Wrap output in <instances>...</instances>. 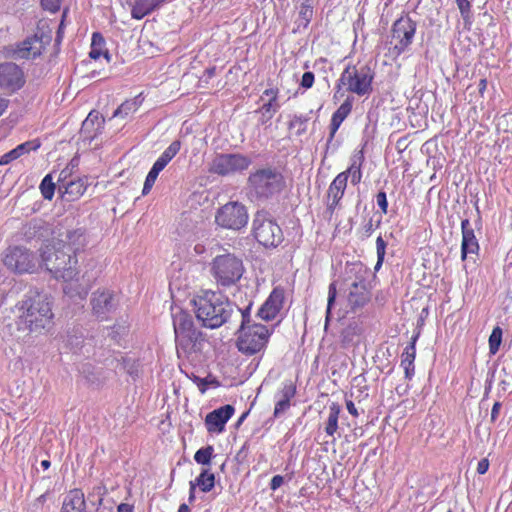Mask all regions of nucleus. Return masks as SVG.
Segmentation results:
<instances>
[{
    "instance_id": "46",
    "label": "nucleus",
    "mask_w": 512,
    "mask_h": 512,
    "mask_svg": "<svg viewBox=\"0 0 512 512\" xmlns=\"http://www.w3.org/2000/svg\"><path fill=\"white\" fill-rule=\"evenodd\" d=\"M386 242L381 236L376 239V250H377V263L375 269H379L382 265L385 256Z\"/></svg>"
},
{
    "instance_id": "30",
    "label": "nucleus",
    "mask_w": 512,
    "mask_h": 512,
    "mask_svg": "<svg viewBox=\"0 0 512 512\" xmlns=\"http://www.w3.org/2000/svg\"><path fill=\"white\" fill-rule=\"evenodd\" d=\"M352 100L347 98L340 107L333 113L330 123V134L328 138V144L333 140L337 130L339 129L342 122L351 113Z\"/></svg>"
},
{
    "instance_id": "60",
    "label": "nucleus",
    "mask_w": 512,
    "mask_h": 512,
    "mask_svg": "<svg viewBox=\"0 0 512 512\" xmlns=\"http://www.w3.org/2000/svg\"><path fill=\"white\" fill-rule=\"evenodd\" d=\"M487 88V80L485 78L480 79L478 84V91L481 95L484 94L485 90Z\"/></svg>"
},
{
    "instance_id": "49",
    "label": "nucleus",
    "mask_w": 512,
    "mask_h": 512,
    "mask_svg": "<svg viewBox=\"0 0 512 512\" xmlns=\"http://www.w3.org/2000/svg\"><path fill=\"white\" fill-rule=\"evenodd\" d=\"M44 10L56 13L60 9L61 0H40Z\"/></svg>"
},
{
    "instance_id": "7",
    "label": "nucleus",
    "mask_w": 512,
    "mask_h": 512,
    "mask_svg": "<svg viewBox=\"0 0 512 512\" xmlns=\"http://www.w3.org/2000/svg\"><path fill=\"white\" fill-rule=\"evenodd\" d=\"M252 231L255 239L264 247H277L283 241L280 226L264 211L254 215Z\"/></svg>"
},
{
    "instance_id": "14",
    "label": "nucleus",
    "mask_w": 512,
    "mask_h": 512,
    "mask_svg": "<svg viewBox=\"0 0 512 512\" xmlns=\"http://www.w3.org/2000/svg\"><path fill=\"white\" fill-rule=\"evenodd\" d=\"M92 313L100 320L108 318V315L114 312L118 306L116 294L106 288H99L94 291L90 298Z\"/></svg>"
},
{
    "instance_id": "5",
    "label": "nucleus",
    "mask_w": 512,
    "mask_h": 512,
    "mask_svg": "<svg viewBox=\"0 0 512 512\" xmlns=\"http://www.w3.org/2000/svg\"><path fill=\"white\" fill-rule=\"evenodd\" d=\"M375 73L368 64L348 65L338 79L337 87H345L346 91L358 96L369 95L373 88Z\"/></svg>"
},
{
    "instance_id": "40",
    "label": "nucleus",
    "mask_w": 512,
    "mask_h": 512,
    "mask_svg": "<svg viewBox=\"0 0 512 512\" xmlns=\"http://www.w3.org/2000/svg\"><path fill=\"white\" fill-rule=\"evenodd\" d=\"M361 158L362 157L359 159H354L348 169L342 172L345 176H347V179L349 177L351 178V183L353 185H357L362 179Z\"/></svg>"
},
{
    "instance_id": "39",
    "label": "nucleus",
    "mask_w": 512,
    "mask_h": 512,
    "mask_svg": "<svg viewBox=\"0 0 512 512\" xmlns=\"http://www.w3.org/2000/svg\"><path fill=\"white\" fill-rule=\"evenodd\" d=\"M279 108H280L279 103H274V102L264 103L257 110V112H259L261 114V116L259 118V122L262 125L268 123L273 118V116L276 114V112L279 110Z\"/></svg>"
},
{
    "instance_id": "29",
    "label": "nucleus",
    "mask_w": 512,
    "mask_h": 512,
    "mask_svg": "<svg viewBox=\"0 0 512 512\" xmlns=\"http://www.w3.org/2000/svg\"><path fill=\"white\" fill-rule=\"evenodd\" d=\"M61 512H86L84 493L79 489L69 491L63 500Z\"/></svg>"
},
{
    "instance_id": "16",
    "label": "nucleus",
    "mask_w": 512,
    "mask_h": 512,
    "mask_svg": "<svg viewBox=\"0 0 512 512\" xmlns=\"http://www.w3.org/2000/svg\"><path fill=\"white\" fill-rule=\"evenodd\" d=\"M181 148L179 140L173 141L155 161L148 175L146 176L142 194L147 195L152 189L159 173L167 166V164L178 154Z\"/></svg>"
},
{
    "instance_id": "17",
    "label": "nucleus",
    "mask_w": 512,
    "mask_h": 512,
    "mask_svg": "<svg viewBox=\"0 0 512 512\" xmlns=\"http://www.w3.org/2000/svg\"><path fill=\"white\" fill-rule=\"evenodd\" d=\"M78 260L76 256L69 251L57 245V263L53 276L63 281L73 280L78 275Z\"/></svg>"
},
{
    "instance_id": "44",
    "label": "nucleus",
    "mask_w": 512,
    "mask_h": 512,
    "mask_svg": "<svg viewBox=\"0 0 512 512\" xmlns=\"http://www.w3.org/2000/svg\"><path fill=\"white\" fill-rule=\"evenodd\" d=\"M502 342V329L499 326H496L489 337V351L491 354H496L499 350L500 344Z\"/></svg>"
},
{
    "instance_id": "43",
    "label": "nucleus",
    "mask_w": 512,
    "mask_h": 512,
    "mask_svg": "<svg viewBox=\"0 0 512 512\" xmlns=\"http://www.w3.org/2000/svg\"><path fill=\"white\" fill-rule=\"evenodd\" d=\"M40 190L45 199L51 200L53 198L55 192V183L53 182L52 176L50 174L46 175L41 181Z\"/></svg>"
},
{
    "instance_id": "47",
    "label": "nucleus",
    "mask_w": 512,
    "mask_h": 512,
    "mask_svg": "<svg viewBox=\"0 0 512 512\" xmlns=\"http://www.w3.org/2000/svg\"><path fill=\"white\" fill-rule=\"evenodd\" d=\"M299 17L304 21V26H307L313 17V7L303 3L300 7Z\"/></svg>"
},
{
    "instance_id": "6",
    "label": "nucleus",
    "mask_w": 512,
    "mask_h": 512,
    "mask_svg": "<svg viewBox=\"0 0 512 512\" xmlns=\"http://www.w3.org/2000/svg\"><path fill=\"white\" fill-rule=\"evenodd\" d=\"M243 273L242 260L233 254L218 255L211 262V274L216 283L222 287L235 285Z\"/></svg>"
},
{
    "instance_id": "27",
    "label": "nucleus",
    "mask_w": 512,
    "mask_h": 512,
    "mask_svg": "<svg viewBox=\"0 0 512 512\" xmlns=\"http://www.w3.org/2000/svg\"><path fill=\"white\" fill-rule=\"evenodd\" d=\"M172 318L175 340L180 338V336L186 335L192 331L197 330L194 327L192 316L181 309H178L177 311L173 312Z\"/></svg>"
},
{
    "instance_id": "15",
    "label": "nucleus",
    "mask_w": 512,
    "mask_h": 512,
    "mask_svg": "<svg viewBox=\"0 0 512 512\" xmlns=\"http://www.w3.org/2000/svg\"><path fill=\"white\" fill-rule=\"evenodd\" d=\"M181 148L179 140L173 141L155 161L148 175L146 176L142 194L147 195L152 189L159 173L167 166V164L178 154Z\"/></svg>"
},
{
    "instance_id": "45",
    "label": "nucleus",
    "mask_w": 512,
    "mask_h": 512,
    "mask_svg": "<svg viewBox=\"0 0 512 512\" xmlns=\"http://www.w3.org/2000/svg\"><path fill=\"white\" fill-rule=\"evenodd\" d=\"M309 117L303 115H294L289 122V129H296L297 135H302L306 132V123Z\"/></svg>"
},
{
    "instance_id": "12",
    "label": "nucleus",
    "mask_w": 512,
    "mask_h": 512,
    "mask_svg": "<svg viewBox=\"0 0 512 512\" xmlns=\"http://www.w3.org/2000/svg\"><path fill=\"white\" fill-rule=\"evenodd\" d=\"M416 32V23L409 17H401L392 26V39L395 41L393 51L396 55L403 53L412 43Z\"/></svg>"
},
{
    "instance_id": "34",
    "label": "nucleus",
    "mask_w": 512,
    "mask_h": 512,
    "mask_svg": "<svg viewBox=\"0 0 512 512\" xmlns=\"http://www.w3.org/2000/svg\"><path fill=\"white\" fill-rule=\"evenodd\" d=\"M190 484L199 487L202 492H209L215 486V475L205 468L194 481H190Z\"/></svg>"
},
{
    "instance_id": "61",
    "label": "nucleus",
    "mask_w": 512,
    "mask_h": 512,
    "mask_svg": "<svg viewBox=\"0 0 512 512\" xmlns=\"http://www.w3.org/2000/svg\"><path fill=\"white\" fill-rule=\"evenodd\" d=\"M117 512H132V506L126 503H121L117 508Z\"/></svg>"
},
{
    "instance_id": "8",
    "label": "nucleus",
    "mask_w": 512,
    "mask_h": 512,
    "mask_svg": "<svg viewBox=\"0 0 512 512\" xmlns=\"http://www.w3.org/2000/svg\"><path fill=\"white\" fill-rule=\"evenodd\" d=\"M215 222L222 228L238 231L248 223L247 209L238 201L228 202L217 210Z\"/></svg>"
},
{
    "instance_id": "36",
    "label": "nucleus",
    "mask_w": 512,
    "mask_h": 512,
    "mask_svg": "<svg viewBox=\"0 0 512 512\" xmlns=\"http://www.w3.org/2000/svg\"><path fill=\"white\" fill-rule=\"evenodd\" d=\"M341 411V407L338 403H332L329 406L328 419L325 425V432L328 436H334L338 429V418Z\"/></svg>"
},
{
    "instance_id": "28",
    "label": "nucleus",
    "mask_w": 512,
    "mask_h": 512,
    "mask_svg": "<svg viewBox=\"0 0 512 512\" xmlns=\"http://www.w3.org/2000/svg\"><path fill=\"white\" fill-rule=\"evenodd\" d=\"M40 146L41 142L39 139L26 141L18 145L16 148L10 150L9 152L5 153L4 155H2L0 157V165H7L12 161L20 158L21 156L28 154L31 151H36L38 148H40Z\"/></svg>"
},
{
    "instance_id": "19",
    "label": "nucleus",
    "mask_w": 512,
    "mask_h": 512,
    "mask_svg": "<svg viewBox=\"0 0 512 512\" xmlns=\"http://www.w3.org/2000/svg\"><path fill=\"white\" fill-rule=\"evenodd\" d=\"M284 291L281 288H274L269 297L262 304L257 316L265 321L273 320L283 307Z\"/></svg>"
},
{
    "instance_id": "10",
    "label": "nucleus",
    "mask_w": 512,
    "mask_h": 512,
    "mask_svg": "<svg viewBox=\"0 0 512 512\" xmlns=\"http://www.w3.org/2000/svg\"><path fill=\"white\" fill-rule=\"evenodd\" d=\"M5 266L16 273H33L40 262L28 249L16 246L9 248L4 257Z\"/></svg>"
},
{
    "instance_id": "53",
    "label": "nucleus",
    "mask_w": 512,
    "mask_h": 512,
    "mask_svg": "<svg viewBox=\"0 0 512 512\" xmlns=\"http://www.w3.org/2000/svg\"><path fill=\"white\" fill-rule=\"evenodd\" d=\"M295 394V387L291 384L285 385L281 391V399H284L290 403L291 398Z\"/></svg>"
},
{
    "instance_id": "24",
    "label": "nucleus",
    "mask_w": 512,
    "mask_h": 512,
    "mask_svg": "<svg viewBox=\"0 0 512 512\" xmlns=\"http://www.w3.org/2000/svg\"><path fill=\"white\" fill-rule=\"evenodd\" d=\"M462 243L461 258L465 260L469 255H477L479 251L478 240L468 219L461 222Z\"/></svg>"
},
{
    "instance_id": "63",
    "label": "nucleus",
    "mask_w": 512,
    "mask_h": 512,
    "mask_svg": "<svg viewBox=\"0 0 512 512\" xmlns=\"http://www.w3.org/2000/svg\"><path fill=\"white\" fill-rule=\"evenodd\" d=\"M195 490H196V487L193 484H190L189 498H188L190 503H192L195 500Z\"/></svg>"
},
{
    "instance_id": "37",
    "label": "nucleus",
    "mask_w": 512,
    "mask_h": 512,
    "mask_svg": "<svg viewBox=\"0 0 512 512\" xmlns=\"http://www.w3.org/2000/svg\"><path fill=\"white\" fill-rule=\"evenodd\" d=\"M140 96L124 101L113 113V117L126 118L135 113L141 105Z\"/></svg>"
},
{
    "instance_id": "26",
    "label": "nucleus",
    "mask_w": 512,
    "mask_h": 512,
    "mask_svg": "<svg viewBox=\"0 0 512 512\" xmlns=\"http://www.w3.org/2000/svg\"><path fill=\"white\" fill-rule=\"evenodd\" d=\"M104 128V118L99 112L92 111L82 123L81 134L85 139L93 140Z\"/></svg>"
},
{
    "instance_id": "25",
    "label": "nucleus",
    "mask_w": 512,
    "mask_h": 512,
    "mask_svg": "<svg viewBox=\"0 0 512 512\" xmlns=\"http://www.w3.org/2000/svg\"><path fill=\"white\" fill-rule=\"evenodd\" d=\"M347 187V176L344 173H339L331 182L327 191V205L328 209L333 211L342 199L345 189Z\"/></svg>"
},
{
    "instance_id": "35",
    "label": "nucleus",
    "mask_w": 512,
    "mask_h": 512,
    "mask_svg": "<svg viewBox=\"0 0 512 512\" xmlns=\"http://www.w3.org/2000/svg\"><path fill=\"white\" fill-rule=\"evenodd\" d=\"M105 46V40L103 36L95 32L92 35V43H91V50L89 52V56L92 59H99L102 55L109 61V53L106 49H104Z\"/></svg>"
},
{
    "instance_id": "23",
    "label": "nucleus",
    "mask_w": 512,
    "mask_h": 512,
    "mask_svg": "<svg viewBox=\"0 0 512 512\" xmlns=\"http://www.w3.org/2000/svg\"><path fill=\"white\" fill-rule=\"evenodd\" d=\"M44 49V42L41 37L34 35L21 42L13 51L15 59H34L41 55Z\"/></svg>"
},
{
    "instance_id": "64",
    "label": "nucleus",
    "mask_w": 512,
    "mask_h": 512,
    "mask_svg": "<svg viewBox=\"0 0 512 512\" xmlns=\"http://www.w3.org/2000/svg\"><path fill=\"white\" fill-rule=\"evenodd\" d=\"M7 100L0 97V116L4 113L7 108Z\"/></svg>"
},
{
    "instance_id": "56",
    "label": "nucleus",
    "mask_w": 512,
    "mask_h": 512,
    "mask_svg": "<svg viewBox=\"0 0 512 512\" xmlns=\"http://www.w3.org/2000/svg\"><path fill=\"white\" fill-rule=\"evenodd\" d=\"M284 482V478L281 475H275L272 477L270 482V489L277 490Z\"/></svg>"
},
{
    "instance_id": "52",
    "label": "nucleus",
    "mask_w": 512,
    "mask_h": 512,
    "mask_svg": "<svg viewBox=\"0 0 512 512\" xmlns=\"http://www.w3.org/2000/svg\"><path fill=\"white\" fill-rule=\"evenodd\" d=\"M290 407V403L284 399H279L275 405L274 416L278 417L281 413Z\"/></svg>"
},
{
    "instance_id": "51",
    "label": "nucleus",
    "mask_w": 512,
    "mask_h": 512,
    "mask_svg": "<svg viewBox=\"0 0 512 512\" xmlns=\"http://www.w3.org/2000/svg\"><path fill=\"white\" fill-rule=\"evenodd\" d=\"M376 201L377 205L381 209V211L386 214L388 209V202H387V196L386 193L383 191H380L376 195Z\"/></svg>"
},
{
    "instance_id": "2",
    "label": "nucleus",
    "mask_w": 512,
    "mask_h": 512,
    "mask_svg": "<svg viewBox=\"0 0 512 512\" xmlns=\"http://www.w3.org/2000/svg\"><path fill=\"white\" fill-rule=\"evenodd\" d=\"M18 312L16 325L19 331L27 334L41 333L52 319L51 301L47 294L30 292L16 305Z\"/></svg>"
},
{
    "instance_id": "4",
    "label": "nucleus",
    "mask_w": 512,
    "mask_h": 512,
    "mask_svg": "<svg viewBox=\"0 0 512 512\" xmlns=\"http://www.w3.org/2000/svg\"><path fill=\"white\" fill-rule=\"evenodd\" d=\"M249 195L258 201H267L279 195L286 187L282 172L272 166L259 168L247 179Z\"/></svg>"
},
{
    "instance_id": "31",
    "label": "nucleus",
    "mask_w": 512,
    "mask_h": 512,
    "mask_svg": "<svg viewBox=\"0 0 512 512\" xmlns=\"http://www.w3.org/2000/svg\"><path fill=\"white\" fill-rule=\"evenodd\" d=\"M165 0H134L132 18L140 20L157 9Z\"/></svg>"
},
{
    "instance_id": "59",
    "label": "nucleus",
    "mask_w": 512,
    "mask_h": 512,
    "mask_svg": "<svg viewBox=\"0 0 512 512\" xmlns=\"http://www.w3.org/2000/svg\"><path fill=\"white\" fill-rule=\"evenodd\" d=\"M346 408L348 410V412L354 416V417H357L358 416V411L354 405V403L351 401V400H347L346 401Z\"/></svg>"
},
{
    "instance_id": "9",
    "label": "nucleus",
    "mask_w": 512,
    "mask_h": 512,
    "mask_svg": "<svg viewBox=\"0 0 512 512\" xmlns=\"http://www.w3.org/2000/svg\"><path fill=\"white\" fill-rule=\"evenodd\" d=\"M251 159L240 153L217 154L209 165V172L220 176H227L246 170Z\"/></svg>"
},
{
    "instance_id": "3",
    "label": "nucleus",
    "mask_w": 512,
    "mask_h": 512,
    "mask_svg": "<svg viewBox=\"0 0 512 512\" xmlns=\"http://www.w3.org/2000/svg\"><path fill=\"white\" fill-rule=\"evenodd\" d=\"M251 308L252 302H249V304L243 308L236 341L238 350L248 356L262 351L266 347L273 332V329H269L263 324L253 322L251 318Z\"/></svg>"
},
{
    "instance_id": "38",
    "label": "nucleus",
    "mask_w": 512,
    "mask_h": 512,
    "mask_svg": "<svg viewBox=\"0 0 512 512\" xmlns=\"http://www.w3.org/2000/svg\"><path fill=\"white\" fill-rule=\"evenodd\" d=\"M74 280L75 278L70 281H65L66 284L63 287V292L70 298L79 297L82 300L85 299L88 294V288L79 284L77 280Z\"/></svg>"
},
{
    "instance_id": "54",
    "label": "nucleus",
    "mask_w": 512,
    "mask_h": 512,
    "mask_svg": "<svg viewBox=\"0 0 512 512\" xmlns=\"http://www.w3.org/2000/svg\"><path fill=\"white\" fill-rule=\"evenodd\" d=\"M295 394V387L291 384L285 385L281 391V399H284L290 403L291 398Z\"/></svg>"
},
{
    "instance_id": "11",
    "label": "nucleus",
    "mask_w": 512,
    "mask_h": 512,
    "mask_svg": "<svg viewBox=\"0 0 512 512\" xmlns=\"http://www.w3.org/2000/svg\"><path fill=\"white\" fill-rule=\"evenodd\" d=\"M177 354L184 356L191 363L196 364L201 361V354L205 344V335L200 330L192 331L176 339Z\"/></svg>"
},
{
    "instance_id": "21",
    "label": "nucleus",
    "mask_w": 512,
    "mask_h": 512,
    "mask_svg": "<svg viewBox=\"0 0 512 512\" xmlns=\"http://www.w3.org/2000/svg\"><path fill=\"white\" fill-rule=\"evenodd\" d=\"M69 173L66 169L59 175V191L63 190V195L68 201H74L81 197L86 191L87 184L82 178L67 180Z\"/></svg>"
},
{
    "instance_id": "32",
    "label": "nucleus",
    "mask_w": 512,
    "mask_h": 512,
    "mask_svg": "<svg viewBox=\"0 0 512 512\" xmlns=\"http://www.w3.org/2000/svg\"><path fill=\"white\" fill-rule=\"evenodd\" d=\"M416 340H417V337H414L412 339L411 343L408 346H406V348L404 349V352L402 353V356H401V366L404 369L405 378L409 379V380L414 375V369H415L414 361H415V357H416V348H415Z\"/></svg>"
},
{
    "instance_id": "18",
    "label": "nucleus",
    "mask_w": 512,
    "mask_h": 512,
    "mask_svg": "<svg viewBox=\"0 0 512 512\" xmlns=\"http://www.w3.org/2000/svg\"><path fill=\"white\" fill-rule=\"evenodd\" d=\"M24 84L22 70L12 62L0 64V87L10 91L20 89Z\"/></svg>"
},
{
    "instance_id": "13",
    "label": "nucleus",
    "mask_w": 512,
    "mask_h": 512,
    "mask_svg": "<svg viewBox=\"0 0 512 512\" xmlns=\"http://www.w3.org/2000/svg\"><path fill=\"white\" fill-rule=\"evenodd\" d=\"M367 269L360 268L356 279L350 284L347 301L353 311L366 305L371 297L369 283L366 279Z\"/></svg>"
},
{
    "instance_id": "62",
    "label": "nucleus",
    "mask_w": 512,
    "mask_h": 512,
    "mask_svg": "<svg viewBox=\"0 0 512 512\" xmlns=\"http://www.w3.org/2000/svg\"><path fill=\"white\" fill-rule=\"evenodd\" d=\"M46 501V495L45 494H42L40 495L36 500L35 502L33 503V506L36 507V508H39L40 506H42L44 504V502Z\"/></svg>"
},
{
    "instance_id": "48",
    "label": "nucleus",
    "mask_w": 512,
    "mask_h": 512,
    "mask_svg": "<svg viewBox=\"0 0 512 512\" xmlns=\"http://www.w3.org/2000/svg\"><path fill=\"white\" fill-rule=\"evenodd\" d=\"M456 4L460 10L462 18L464 20H469L471 17V5L469 0H456Z\"/></svg>"
},
{
    "instance_id": "22",
    "label": "nucleus",
    "mask_w": 512,
    "mask_h": 512,
    "mask_svg": "<svg viewBox=\"0 0 512 512\" xmlns=\"http://www.w3.org/2000/svg\"><path fill=\"white\" fill-rule=\"evenodd\" d=\"M59 237L55 243L75 256L86 244L84 230L81 228L67 230L65 233L60 234Z\"/></svg>"
},
{
    "instance_id": "50",
    "label": "nucleus",
    "mask_w": 512,
    "mask_h": 512,
    "mask_svg": "<svg viewBox=\"0 0 512 512\" xmlns=\"http://www.w3.org/2000/svg\"><path fill=\"white\" fill-rule=\"evenodd\" d=\"M314 80H315V76H314L313 72H310V71L305 72L302 75L300 86L304 89H309L313 86Z\"/></svg>"
},
{
    "instance_id": "55",
    "label": "nucleus",
    "mask_w": 512,
    "mask_h": 512,
    "mask_svg": "<svg viewBox=\"0 0 512 512\" xmlns=\"http://www.w3.org/2000/svg\"><path fill=\"white\" fill-rule=\"evenodd\" d=\"M278 89H274V88H269V89H266L264 92H263V95H262V99L264 96H267L269 97V100L268 102H274V103H278L277 102V99H278Z\"/></svg>"
},
{
    "instance_id": "42",
    "label": "nucleus",
    "mask_w": 512,
    "mask_h": 512,
    "mask_svg": "<svg viewBox=\"0 0 512 512\" xmlns=\"http://www.w3.org/2000/svg\"><path fill=\"white\" fill-rule=\"evenodd\" d=\"M337 296V289H336V283L332 282L329 285L328 288V299H327V309H326V317H325V327H327L329 321L331 320L332 316V308L335 304Z\"/></svg>"
},
{
    "instance_id": "57",
    "label": "nucleus",
    "mask_w": 512,
    "mask_h": 512,
    "mask_svg": "<svg viewBox=\"0 0 512 512\" xmlns=\"http://www.w3.org/2000/svg\"><path fill=\"white\" fill-rule=\"evenodd\" d=\"M489 468V462L487 459H482L478 462V465H477V472L479 474H485L487 472Z\"/></svg>"
},
{
    "instance_id": "1",
    "label": "nucleus",
    "mask_w": 512,
    "mask_h": 512,
    "mask_svg": "<svg viewBox=\"0 0 512 512\" xmlns=\"http://www.w3.org/2000/svg\"><path fill=\"white\" fill-rule=\"evenodd\" d=\"M193 304L197 319L204 327L210 329L240 319L243 313V308L230 302L226 296L211 290L196 296Z\"/></svg>"
},
{
    "instance_id": "58",
    "label": "nucleus",
    "mask_w": 512,
    "mask_h": 512,
    "mask_svg": "<svg viewBox=\"0 0 512 512\" xmlns=\"http://www.w3.org/2000/svg\"><path fill=\"white\" fill-rule=\"evenodd\" d=\"M501 403L495 402L491 410V421L495 422L501 410Z\"/></svg>"
},
{
    "instance_id": "41",
    "label": "nucleus",
    "mask_w": 512,
    "mask_h": 512,
    "mask_svg": "<svg viewBox=\"0 0 512 512\" xmlns=\"http://www.w3.org/2000/svg\"><path fill=\"white\" fill-rule=\"evenodd\" d=\"M214 448L213 446H206L200 448L194 454V460L201 465H209L213 457Z\"/></svg>"
},
{
    "instance_id": "33",
    "label": "nucleus",
    "mask_w": 512,
    "mask_h": 512,
    "mask_svg": "<svg viewBox=\"0 0 512 512\" xmlns=\"http://www.w3.org/2000/svg\"><path fill=\"white\" fill-rule=\"evenodd\" d=\"M41 263L52 275L57 263V244L48 243L40 249Z\"/></svg>"
},
{
    "instance_id": "20",
    "label": "nucleus",
    "mask_w": 512,
    "mask_h": 512,
    "mask_svg": "<svg viewBox=\"0 0 512 512\" xmlns=\"http://www.w3.org/2000/svg\"><path fill=\"white\" fill-rule=\"evenodd\" d=\"M232 405H224L208 413L205 417V425L210 433H221L225 429V424L234 414Z\"/></svg>"
}]
</instances>
